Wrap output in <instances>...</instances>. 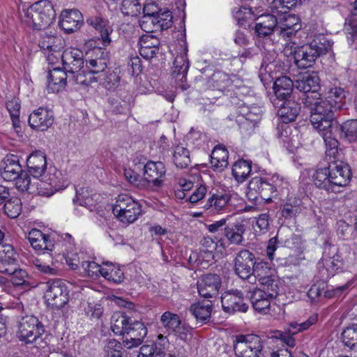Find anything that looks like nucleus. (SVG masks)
I'll use <instances>...</instances> for the list:
<instances>
[{"mask_svg":"<svg viewBox=\"0 0 357 357\" xmlns=\"http://www.w3.org/2000/svg\"><path fill=\"white\" fill-rule=\"evenodd\" d=\"M304 107L307 108L308 110H311L315 105L319 104L324 99L321 98V95L319 93V90H314L306 93H303L301 97H300Z\"/></svg>","mask_w":357,"mask_h":357,"instance_id":"obj_55","label":"nucleus"},{"mask_svg":"<svg viewBox=\"0 0 357 357\" xmlns=\"http://www.w3.org/2000/svg\"><path fill=\"white\" fill-rule=\"evenodd\" d=\"M155 17L156 30L162 31L172 26L173 16L172 12L167 8L160 9Z\"/></svg>","mask_w":357,"mask_h":357,"instance_id":"obj_54","label":"nucleus"},{"mask_svg":"<svg viewBox=\"0 0 357 357\" xmlns=\"http://www.w3.org/2000/svg\"><path fill=\"white\" fill-rule=\"evenodd\" d=\"M56 11L49 0H40L26 10L24 21L33 29L41 31L48 28L54 21Z\"/></svg>","mask_w":357,"mask_h":357,"instance_id":"obj_4","label":"nucleus"},{"mask_svg":"<svg viewBox=\"0 0 357 357\" xmlns=\"http://www.w3.org/2000/svg\"><path fill=\"white\" fill-rule=\"evenodd\" d=\"M27 173L29 176L40 179L44 176L47 169L46 155L38 151L31 153L26 160Z\"/></svg>","mask_w":357,"mask_h":357,"instance_id":"obj_21","label":"nucleus"},{"mask_svg":"<svg viewBox=\"0 0 357 357\" xmlns=\"http://www.w3.org/2000/svg\"><path fill=\"white\" fill-rule=\"evenodd\" d=\"M18 266L19 264L15 256L6 259L0 256V273L9 275L13 273Z\"/></svg>","mask_w":357,"mask_h":357,"instance_id":"obj_61","label":"nucleus"},{"mask_svg":"<svg viewBox=\"0 0 357 357\" xmlns=\"http://www.w3.org/2000/svg\"><path fill=\"white\" fill-rule=\"evenodd\" d=\"M166 169L162 162L149 160L144 167V180L154 187H160L165 178Z\"/></svg>","mask_w":357,"mask_h":357,"instance_id":"obj_18","label":"nucleus"},{"mask_svg":"<svg viewBox=\"0 0 357 357\" xmlns=\"http://www.w3.org/2000/svg\"><path fill=\"white\" fill-rule=\"evenodd\" d=\"M282 181L278 178L275 179L255 176L248 183L246 197L248 199L257 204L259 199H263L266 203L272 202L273 197H276L281 190Z\"/></svg>","mask_w":357,"mask_h":357,"instance_id":"obj_3","label":"nucleus"},{"mask_svg":"<svg viewBox=\"0 0 357 357\" xmlns=\"http://www.w3.org/2000/svg\"><path fill=\"white\" fill-rule=\"evenodd\" d=\"M326 145V155L333 165L339 164L340 160V151L338 149L339 142L332 136V129L320 131Z\"/></svg>","mask_w":357,"mask_h":357,"instance_id":"obj_29","label":"nucleus"},{"mask_svg":"<svg viewBox=\"0 0 357 357\" xmlns=\"http://www.w3.org/2000/svg\"><path fill=\"white\" fill-rule=\"evenodd\" d=\"M199 253L207 261L214 258V252L217 249V242L210 236H204L200 241Z\"/></svg>","mask_w":357,"mask_h":357,"instance_id":"obj_51","label":"nucleus"},{"mask_svg":"<svg viewBox=\"0 0 357 357\" xmlns=\"http://www.w3.org/2000/svg\"><path fill=\"white\" fill-rule=\"evenodd\" d=\"M234 112H238V115L243 116L246 119L259 123L262 116V109L259 106L242 105L238 108H235Z\"/></svg>","mask_w":357,"mask_h":357,"instance_id":"obj_47","label":"nucleus"},{"mask_svg":"<svg viewBox=\"0 0 357 357\" xmlns=\"http://www.w3.org/2000/svg\"><path fill=\"white\" fill-rule=\"evenodd\" d=\"M196 320L202 324H206L211 319L212 303L211 301H199L191 305L189 309Z\"/></svg>","mask_w":357,"mask_h":357,"instance_id":"obj_36","label":"nucleus"},{"mask_svg":"<svg viewBox=\"0 0 357 357\" xmlns=\"http://www.w3.org/2000/svg\"><path fill=\"white\" fill-rule=\"evenodd\" d=\"M278 23L281 31L288 37L295 35L301 29V20L296 15L285 14Z\"/></svg>","mask_w":357,"mask_h":357,"instance_id":"obj_39","label":"nucleus"},{"mask_svg":"<svg viewBox=\"0 0 357 357\" xmlns=\"http://www.w3.org/2000/svg\"><path fill=\"white\" fill-rule=\"evenodd\" d=\"M219 151H213L211 155V164L215 171L222 172L228 165V152H222V157H218Z\"/></svg>","mask_w":357,"mask_h":357,"instance_id":"obj_60","label":"nucleus"},{"mask_svg":"<svg viewBox=\"0 0 357 357\" xmlns=\"http://www.w3.org/2000/svg\"><path fill=\"white\" fill-rule=\"evenodd\" d=\"M4 213L10 218H16L22 211L21 199L17 197H9L3 204Z\"/></svg>","mask_w":357,"mask_h":357,"instance_id":"obj_52","label":"nucleus"},{"mask_svg":"<svg viewBox=\"0 0 357 357\" xmlns=\"http://www.w3.org/2000/svg\"><path fill=\"white\" fill-rule=\"evenodd\" d=\"M108 102L112 107V112L116 114H124L129 110V103L125 100L119 97H111Z\"/></svg>","mask_w":357,"mask_h":357,"instance_id":"obj_64","label":"nucleus"},{"mask_svg":"<svg viewBox=\"0 0 357 357\" xmlns=\"http://www.w3.org/2000/svg\"><path fill=\"white\" fill-rule=\"evenodd\" d=\"M40 181L47 183L55 190H59L67 186V181H64L62 174L55 167H50L48 173L44 174V176L40 177Z\"/></svg>","mask_w":357,"mask_h":357,"instance_id":"obj_41","label":"nucleus"},{"mask_svg":"<svg viewBox=\"0 0 357 357\" xmlns=\"http://www.w3.org/2000/svg\"><path fill=\"white\" fill-rule=\"evenodd\" d=\"M347 92L344 88L335 86L331 88L325 98V100L332 106L336 112L342 109L345 105Z\"/></svg>","mask_w":357,"mask_h":357,"instance_id":"obj_38","label":"nucleus"},{"mask_svg":"<svg viewBox=\"0 0 357 357\" xmlns=\"http://www.w3.org/2000/svg\"><path fill=\"white\" fill-rule=\"evenodd\" d=\"M87 23L98 31L100 33L102 43L104 46L108 45L110 42L109 31L107 27V21L99 16L91 17L86 20Z\"/></svg>","mask_w":357,"mask_h":357,"instance_id":"obj_40","label":"nucleus"},{"mask_svg":"<svg viewBox=\"0 0 357 357\" xmlns=\"http://www.w3.org/2000/svg\"><path fill=\"white\" fill-rule=\"evenodd\" d=\"M45 298L53 308L61 309L69 301L68 286L61 279H54L47 282Z\"/></svg>","mask_w":357,"mask_h":357,"instance_id":"obj_11","label":"nucleus"},{"mask_svg":"<svg viewBox=\"0 0 357 357\" xmlns=\"http://www.w3.org/2000/svg\"><path fill=\"white\" fill-rule=\"evenodd\" d=\"M301 200L296 197H291L281 208V215L285 219H291L301 212Z\"/></svg>","mask_w":357,"mask_h":357,"instance_id":"obj_48","label":"nucleus"},{"mask_svg":"<svg viewBox=\"0 0 357 357\" xmlns=\"http://www.w3.org/2000/svg\"><path fill=\"white\" fill-rule=\"evenodd\" d=\"M232 88V80L229 75L221 70H217L208 78L206 89L225 93L229 92Z\"/></svg>","mask_w":357,"mask_h":357,"instance_id":"obj_23","label":"nucleus"},{"mask_svg":"<svg viewBox=\"0 0 357 357\" xmlns=\"http://www.w3.org/2000/svg\"><path fill=\"white\" fill-rule=\"evenodd\" d=\"M259 282L264 287L261 291H264L266 294H268L271 298H275L279 294L280 281L275 274L273 277L268 276L264 278Z\"/></svg>","mask_w":357,"mask_h":357,"instance_id":"obj_49","label":"nucleus"},{"mask_svg":"<svg viewBox=\"0 0 357 357\" xmlns=\"http://www.w3.org/2000/svg\"><path fill=\"white\" fill-rule=\"evenodd\" d=\"M275 273V270L271 266L268 262L259 257L257 258L253 268V273H252V275L257 278L258 281L268 276L273 277Z\"/></svg>","mask_w":357,"mask_h":357,"instance_id":"obj_46","label":"nucleus"},{"mask_svg":"<svg viewBox=\"0 0 357 357\" xmlns=\"http://www.w3.org/2000/svg\"><path fill=\"white\" fill-rule=\"evenodd\" d=\"M104 264L108 267L105 268L103 277L107 280L112 281L114 283H121L124 280V273L122 270L112 265L109 261L104 262Z\"/></svg>","mask_w":357,"mask_h":357,"instance_id":"obj_57","label":"nucleus"},{"mask_svg":"<svg viewBox=\"0 0 357 357\" xmlns=\"http://www.w3.org/2000/svg\"><path fill=\"white\" fill-rule=\"evenodd\" d=\"M173 160L177 167L186 168L190 163L189 151L181 146H176L173 155Z\"/></svg>","mask_w":357,"mask_h":357,"instance_id":"obj_53","label":"nucleus"},{"mask_svg":"<svg viewBox=\"0 0 357 357\" xmlns=\"http://www.w3.org/2000/svg\"><path fill=\"white\" fill-rule=\"evenodd\" d=\"M60 18L59 26L66 33H73L83 24L82 15L78 10H63Z\"/></svg>","mask_w":357,"mask_h":357,"instance_id":"obj_22","label":"nucleus"},{"mask_svg":"<svg viewBox=\"0 0 357 357\" xmlns=\"http://www.w3.org/2000/svg\"><path fill=\"white\" fill-rule=\"evenodd\" d=\"M273 104L275 107L279 108L278 114L284 123L295 121L301 112V105L295 100L287 99L280 102H273Z\"/></svg>","mask_w":357,"mask_h":357,"instance_id":"obj_20","label":"nucleus"},{"mask_svg":"<svg viewBox=\"0 0 357 357\" xmlns=\"http://www.w3.org/2000/svg\"><path fill=\"white\" fill-rule=\"evenodd\" d=\"M334 109L325 100L315 105L310 112V121L313 127L319 131L332 129L337 125Z\"/></svg>","mask_w":357,"mask_h":357,"instance_id":"obj_10","label":"nucleus"},{"mask_svg":"<svg viewBox=\"0 0 357 357\" xmlns=\"http://www.w3.org/2000/svg\"><path fill=\"white\" fill-rule=\"evenodd\" d=\"M222 310L227 313L236 312H245L249 305L243 297V294L238 289L225 291L221 296Z\"/></svg>","mask_w":357,"mask_h":357,"instance_id":"obj_14","label":"nucleus"},{"mask_svg":"<svg viewBox=\"0 0 357 357\" xmlns=\"http://www.w3.org/2000/svg\"><path fill=\"white\" fill-rule=\"evenodd\" d=\"M197 285L200 296L208 299L218 295L222 280L218 274L206 273L200 277Z\"/></svg>","mask_w":357,"mask_h":357,"instance_id":"obj_15","label":"nucleus"},{"mask_svg":"<svg viewBox=\"0 0 357 357\" xmlns=\"http://www.w3.org/2000/svg\"><path fill=\"white\" fill-rule=\"evenodd\" d=\"M271 299L268 294L259 289H255L250 297L255 310L263 314L268 312Z\"/></svg>","mask_w":357,"mask_h":357,"instance_id":"obj_35","label":"nucleus"},{"mask_svg":"<svg viewBox=\"0 0 357 357\" xmlns=\"http://www.w3.org/2000/svg\"><path fill=\"white\" fill-rule=\"evenodd\" d=\"M147 335V328L139 321L133 320L132 325L128 327L123 340V344L127 349H132L142 344Z\"/></svg>","mask_w":357,"mask_h":357,"instance_id":"obj_17","label":"nucleus"},{"mask_svg":"<svg viewBox=\"0 0 357 357\" xmlns=\"http://www.w3.org/2000/svg\"><path fill=\"white\" fill-rule=\"evenodd\" d=\"M44 331V327L38 318L26 315L19 321L17 336L20 340L26 343H32L41 336Z\"/></svg>","mask_w":357,"mask_h":357,"instance_id":"obj_12","label":"nucleus"},{"mask_svg":"<svg viewBox=\"0 0 357 357\" xmlns=\"http://www.w3.org/2000/svg\"><path fill=\"white\" fill-rule=\"evenodd\" d=\"M28 239L32 248L36 251H52L54 248L50 236L39 229H32L28 234Z\"/></svg>","mask_w":357,"mask_h":357,"instance_id":"obj_28","label":"nucleus"},{"mask_svg":"<svg viewBox=\"0 0 357 357\" xmlns=\"http://www.w3.org/2000/svg\"><path fill=\"white\" fill-rule=\"evenodd\" d=\"M258 257L248 249H241L234 259V270L241 279H248L253 273V268Z\"/></svg>","mask_w":357,"mask_h":357,"instance_id":"obj_13","label":"nucleus"},{"mask_svg":"<svg viewBox=\"0 0 357 357\" xmlns=\"http://www.w3.org/2000/svg\"><path fill=\"white\" fill-rule=\"evenodd\" d=\"M340 137L349 142L357 141V119H349L343 122L340 127Z\"/></svg>","mask_w":357,"mask_h":357,"instance_id":"obj_45","label":"nucleus"},{"mask_svg":"<svg viewBox=\"0 0 357 357\" xmlns=\"http://www.w3.org/2000/svg\"><path fill=\"white\" fill-rule=\"evenodd\" d=\"M112 212L121 222L132 223L141 214L142 208L141 205L130 196L121 194L116 198Z\"/></svg>","mask_w":357,"mask_h":357,"instance_id":"obj_9","label":"nucleus"},{"mask_svg":"<svg viewBox=\"0 0 357 357\" xmlns=\"http://www.w3.org/2000/svg\"><path fill=\"white\" fill-rule=\"evenodd\" d=\"M252 171V163L243 159L236 162L232 167V175L238 182H243Z\"/></svg>","mask_w":357,"mask_h":357,"instance_id":"obj_44","label":"nucleus"},{"mask_svg":"<svg viewBox=\"0 0 357 357\" xmlns=\"http://www.w3.org/2000/svg\"><path fill=\"white\" fill-rule=\"evenodd\" d=\"M245 230L246 225L243 221H237L227 225L224 229V234L230 244L241 245L244 241L243 234Z\"/></svg>","mask_w":357,"mask_h":357,"instance_id":"obj_31","label":"nucleus"},{"mask_svg":"<svg viewBox=\"0 0 357 357\" xmlns=\"http://www.w3.org/2000/svg\"><path fill=\"white\" fill-rule=\"evenodd\" d=\"M295 88L302 93L320 90V79L316 73H305L298 75L295 81Z\"/></svg>","mask_w":357,"mask_h":357,"instance_id":"obj_30","label":"nucleus"},{"mask_svg":"<svg viewBox=\"0 0 357 357\" xmlns=\"http://www.w3.org/2000/svg\"><path fill=\"white\" fill-rule=\"evenodd\" d=\"M3 168L0 169L1 176L7 181H16L17 188L22 192L28 191L31 178L27 172L22 170L16 156L6 157L3 161Z\"/></svg>","mask_w":357,"mask_h":357,"instance_id":"obj_8","label":"nucleus"},{"mask_svg":"<svg viewBox=\"0 0 357 357\" xmlns=\"http://www.w3.org/2000/svg\"><path fill=\"white\" fill-rule=\"evenodd\" d=\"M185 43V41L184 42ZM188 48L186 44L183 48V52L178 54L174 60V69L172 75L181 81L186 79V75L189 69V60L187 55Z\"/></svg>","mask_w":357,"mask_h":357,"instance_id":"obj_37","label":"nucleus"},{"mask_svg":"<svg viewBox=\"0 0 357 357\" xmlns=\"http://www.w3.org/2000/svg\"><path fill=\"white\" fill-rule=\"evenodd\" d=\"M134 319L126 313L115 312L111 318V330L117 335H125Z\"/></svg>","mask_w":357,"mask_h":357,"instance_id":"obj_34","label":"nucleus"},{"mask_svg":"<svg viewBox=\"0 0 357 357\" xmlns=\"http://www.w3.org/2000/svg\"><path fill=\"white\" fill-rule=\"evenodd\" d=\"M351 178L349 166L340 161L339 164L328 167H318L312 175L316 187L328 192H336L337 188L348 185Z\"/></svg>","mask_w":357,"mask_h":357,"instance_id":"obj_1","label":"nucleus"},{"mask_svg":"<svg viewBox=\"0 0 357 357\" xmlns=\"http://www.w3.org/2000/svg\"><path fill=\"white\" fill-rule=\"evenodd\" d=\"M342 338L345 346L353 349L357 344V324L347 326L342 333Z\"/></svg>","mask_w":357,"mask_h":357,"instance_id":"obj_58","label":"nucleus"},{"mask_svg":"<svg viewBox=\"0 0 357 357\" xmlns=\"http://www.w3.org/2000/svg\"><path fill=\"white\" fill-rule=\"evenodd\" d=\"M123 344L115 339L107 341L104 347V352L106 357H126V351L123 348Z\"/></svg>","mask_w":357,"mask_h":357,"instance_id":"obj_50","label":"nucleus"},{"mask_svg":"<svg viewBox=\"0 0 357 357\" xmlns=\"http://www.w3.org/2000/svg\"><path fill=\"white\" fill-rule=\"evenodd\" d=\"M278 24V18L273 14H264L256 20L255 31L259 38H265L273 34Z\"/></svg>","mask_w":357,"mask_h":357,"instance_id":"obj_26","label":"nucleus"},{"mask_svg":"<svg viewBox=\"0 0 357 357\" xmlns=\"http://www.w3.org/2000/svg\"><path fill=\"white\" fill-rule=\"evenodd\" d=\"M294 87H295V82L289 77L281 76L278 77L273 84L275 98L272 102H280L289 99Z\"/></svg>","mask_w":357,"mask_h":357,"instance_id":"obj_27","label":"nucleus"},{"mask_svg":"<svg viewBox=\"0 0 357 357\" xmlns=\"http://www.w3.org/2000/svg\"><path fill=\"white\" fill-rule=\"evenodd\" d=\"M82 267L87 275L91 278H97L100 275L103 277L105 268H102L94 261H84Z\"/></svg>","mask_w":357,"mask_h":357,"instance_id":"obj_63","label":"nucleus"},{"mask_svg":"<svg viewBox=\"0 0 357 357\" xmlns=\"http://www.w3.org/2000/svg\"><path fill=\"white\" fill-rule=\"evenodd\" d=\"M121 77L116 71L105 72L102 81L105 87L108 90L115 89L119 84Z\"/></svg>","mask_w":357,"mask_h":357,"instance_id":"obj_62","label":"nucleus"},{"mask_svg":"<svg viewBox=\"0 0 357 357\" xmlns=\"http://www.w3.org/2000/svg\"><path fill=\"white\" fill-rule=\"evenodd\" d=\"M142 5L139 0H123L121 10L123 15L136 17L141 13Z\"/></svg>","mask_w":357,"mask_h":357,"instance_id":"obj_56","label":"nucleus"},{"mask_svg":"<svg viewBox=\"0 0 357 357\" xmlns=\"http://www.w3.org/2000/svg\"><path fill=\"white\" fill-rule=\"evenodd\" d=\"M331 47L329 41L324 36H315L310 43L295 49L294 51V63L301 69L310 68L319 56L328 52Z\"/></svg>","mask_w":357,"mask_h":357,"instance_id":"obj_2","label":"nucleus"},{"mask_svg":"<svg viewBox=\"0 0 357 357\" xmlns=\"http://www.w3.org/2000/svg\"><path fill=\"white\" fill-rule=\"evenodd\" d=\"M238 112H234L228 116L229 121H234L238 126V129L244 137L250 136L253 133L257 123L246 119L243 116H240Z\"/></svg>","mask_w":357,"mask_h":357,"instance_id":"obj_42","label":"nucleus"},{"mask_svg":"<svg viewBox=\"0 0 357 357\" xmlns=\"http://www.w3.org/2000/svg\"><path fill=\"white\" fill-rule=\"evenodd\" d=\"M349 255L350 252L347 247L339 248L335 245L325 242L319 264H322L329 274L334 275L347 269Z\"/></svg>","mask_w":357,"mask_h":357,"instance_id":"obj_6","label":"nucleus"},{"mask_svg":"<svg viewBox=\"0 0 357 357\" xmlns=\"http://www.w3.org/2000/svg\"><path fill=\"white\" fill-rule=\"evenodd\" d=\"M53 112L43 107L34 110L29 116V124L33 129L47 130L54 123Z\"/></svg>","mask_w":357,"mask_h":357,"instance_id":"obj_19","label":"nucleus"},{"mask_svg":"<svg viewBox=\"0 0 357 357\" xmlns=\"http://www.w3.org/2000/svg\"><path fill=\"white\" fill-rule=\"evenodd\" d=\"M68 73L63 67H52L49 70L47 77V88L52 93H57L63 90L66 86Z\"/></svg>","mask_w":357,"mask_h":357,"instance_id":"obj_24","label":"nucleus"},{"mask_svg":"<svg viewBox=\"0 0 357 357\" xmlns=\"http://www.w3.org/2000/svg\"><path fill=\"white\" fill-rule=\"evenodd\" d=\"M92 54L94 58H91L89 61L85 60L88 75H89V79L86 78L84 74L79 73L76 76H73V82L75 84L89 86L92 82L102 81V77L107 68L108 52L100 47H95L92 50Z\"/></svg>","mask_w":357,"mask_h":357,"instance_id":"obj_5","label":"nucleus"},{"mask_svg":"<svg viewBox=\"0 0 357 357\" xmlns=\"http://www.w3.org/2000/svg\"><path fill=\"white\" fill-rule=\"evenodd\" d=\"M317 321V318L310 317L307 320L302 323L291 322L288 327L285 329V333L289 335L283 337V341L290 347L295 346V340L291 337L299 332L308 329L312 325Z\"/></svg>","mask_w":357,"mask_h":357,"instance_id":"obj_32","label":"nucleus"},{"mask_svg":"<svg viewBox=\"0 0 357 357\" xmlns=\"http://www.w3.org/2000/svg\"><path fill=\"white\" fill-rule=\"evenodd\" d=\"M61 63L63 68L68 73L79 74L85 63L84 53L77 48H67L61 54Z\"/></svg>","mask_w":357,"mask_h":357,"instance_id":"obj_16","label":"nucleus"},{"mask_svg":"<svg viewBox=\"0 0 357 357\" xmlns=\"http://www.w3.org/2000/svg\"><path fill=\"white\" fill-rule=\"evenodd\" d=\"M266 338L256 334L238 335L234 340L236 357H260Z\"/></svg>","mask_w":357,"mask_h":357,"instance_id":"obj_7","label":"nucleus"},{"mask_svg":"<svg viewBox=\"0 0 357 357\" xmlns=\"http://www.w3.org/2000/svg\"><path fill=\"white\" fill-rule=\"evenodd\" d=\"M181 320L178 314L170 311L165 312L160 317L162 326L169 333L180 324Z\"/></svg>","mask_w":357,"mask_h":357,"instance_id":"obj_59","label":"nucleus"},{"mask_svg":"<svg viewBox=\"0 0 357 357\" xmlns=\"http://www.w3.org/2000/svg\"><path fill=\"white\" fill-rule=\"evenodd\" d=\"M160 40L151 33L142 35L138 41L139 54L146 59L153 58L159 51Z\"/></svg>","mask_w":357,"mask_h":357,"instance_id":"obj_25","label":"nucleus"},{"mask_svg":"<svg viewBox=\"0 0 357 357\" xmlns=\"http://www.w3.org/2000/svg\"><path fill=\"white\" fill-rule=\"evenodd\" d=\"M63 45L64 41L61 36L47 33L41 36L38 44L44 54H47V52H58L63 49Z\"/></svg>","mask_w":357,"mask_h":357,"instance_id":"obj_33","label":"nucleus"},{"mask_svg":"<svg viewBox=\"0 0 357 357\" xmlns=\"http://www.w3.org/2000/svg\"><path fill=\"white\" fill-rule=\"evenodd\" d=\"M229 199V196L227 194L220 196L213 194L208 199L207 202L203 208L206 211L211 210V212L225 211L227 206Z\"/></svg>","mask_w":357,"mask_h":357,"instance_id":"obj_43","label":"nucleus"}]
</instances>
